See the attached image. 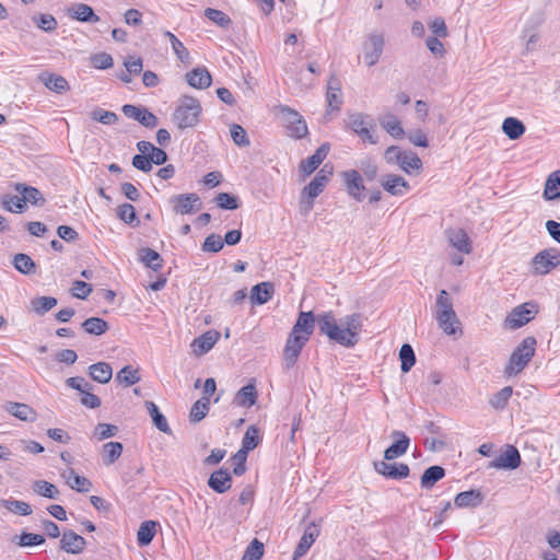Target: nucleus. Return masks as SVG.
<instances>
[{"label":"nucleus","instance_id":"f257e3e1","mask_svg":"<svg viewBox=\"0 0 560 560\" xmlns=\"http://www.w3.org/2000/svg\"><path fill=\"white\" fill-rule=\"evenodd\" d=\"M316 322L322 334L343 347L351 348L359 341L362 329L360 314H350L337 322L331 312H326L317 315Z\"/></svg>","mask_w":560,"mask_h":560},{"label":"nucleus","instance_id":"f03ea898","mask_svg":"<svg viewBox=\"0 0 560 560\" xmlns=\"http://www.w3.org/2000/svg\"><path fill=\"white\" fill-rule=\"evenodd\" d=\"M434 318L444 334L452 336L459 329L460 323L454 311L453 299L446 290H441L434 303Z\"/></svg>","mask_w":560,"mask_h":560},{"label":"nucleus","instance_id":"7ed1b4c3","mask_svg":"<svg viewBox=\"0 0 560 560\" xmlns=\"http://www.w3.org/2000/svg\"><path fill=\"white\" fill-rule=\"evenodd\" d=\"M201 110V105L197 98L184 95L178 101L172 120L178 129L191 128L198 124Z\"/></svg>","mask_w":560,"mask_h":560},{"label":"nucleus","instance_id":"20e7f679","mask_svg":"<svg viewBox=\"0 0 560 560\" xmlns=\"http://www.w3.org/2000/svg\"><path fill=\"white\" fill-rule=\"evenodd\" d=\"M536 345L537 341L532 336H528L522 340V342L510 355L509 363L504 370L506 376H515L527 366L535 354Z\"/></svg>","mask_w":560,"mask_h":560},{"label":"nucleus","instance_id":"39448f33","mask_svg":"<svg viewBox=\"0 0 560 560\" xmlns=\"http://www.w3.org/2000/svg\"><path fill=\"white\" fill-rule=\"evenodd\" d=\"M384 160L387 164L398 165L406 174H419L422 171V161L417 153L401 150L397 145L388 147L384 152Z\"/></svg>","mask_w":560,"mask_h":560},{"label":"nucleus","instance_id":"423d86ee","mask_svg":"<svg viewBox=\"0 0 560 560\" xmlns=\"http://www.w3.org/2000/svg\"><path fill=\"white\" fill-rule=\"evenodd\" d=\"M275 113L287 128L290 137L302 139L308 133L306 121L295 109L287 105H279L275 107Z\"/></svg>","mask_w":560,"mask_h":560},{"label":"nucleus","instance_id":"0eeeda50","mask_svg":"<svg viewBox=\"0 0 560 560\" xmlns=\"http://www.w3.org/2000/svg\"><path fill=\"white\" fill-rule=\"evenodd\" d=\"M560 267V250L556 247L545 248L530 260L529 271L533 276L541 277L549 275Z\"/></svg>","mask_w":560,"mask_h":560},{"label":"nucleus","instance_id":"6e6552de","mask_svg":"<svg viewBox=\"0 0 560 560\" xmlns=\"http://www.w3.org/2000/svg\"><path fill=\"white\" fill-rule=\"evenodd\" d=\"M347 127L358 135L363 142L377 143V138L374 135L375 124L370 115L363 113L349 114Z\"/></svg>","mask_w":560,"mask_h":560},{"label":"nucleus","instance_id":"1a4fd4ad","mask_svg":"<svg viewBox=\"0 0 560 560\" xmlns=\"http://www.w3.org/2000/svg\"><path fill=\"white\" fill-rule=\"evenodd\" d=\"M536 302H525L515 306L504 319V325L510 329H517L528 324L538 314Z\"/></svg>","mask_w":560,"mask_h":560},{"label":"nucleus","instance_id":"9d476101","mask_svg":"<svg viewBox=\"0 0 560 560\" xmlns=\"http://www.w3.org/2000/svg\"><path fill=\"white\" fill-rule=\"evenodd\" d=\"M384 46L385 38L383 33L375 31L366 36L362 45V51L368 67H372L378 62L382 57Z\"/></svg>","mask_w":560,"mask_h":560},{"label":"nucleus","instance_id":"9b49d317","mask_svg":"<svg viewBox=\"0 0 560 560\" xmlns=\"http://www.w3.org/2000/svg\"><path fill=\"white\" fill-rule=\"evenodd\" d=\"M341 177L348 195L355 201H362L365 197L362 175L357 170H349L343 172Z\"/></svg>","mask_w":560,"mask_h":560},{"label":"nucleus","instance_id":"f8f14e48","mask_svg":"<svg viewBox=\"0 0 560 560\" xmlns=\"http://www.w3.org/2000/svg\"><path fill=\"white\" fill-rule=\"evenodd\" d=\"M284 72L287 75V82L298 92H305L315 83V80L311 74L294 65L288 67Z\"/></svg>","mask_w":560,"mask_h":560},{"label":"nucleus","instance_id":"ddd939ff","mask_svg":"<svg viewBox=\"0 0 560 560\" xmlns=\"http://www.w3.org/2000/svg\"><path fill=\"white\" fill-rule=\"evenodd\" d=\"M307 341V336L305 335L301 337L293 334L289 335L283 350V360L287 369H291L295 364L303 347Z\"/></svg>","mask_w":560,"mask_h":560},{"label":"nucleus","instance_id":"4468645a","mask_svg":"<svg viewBox=\"0 0 560 560\" xmlns=\"http://www.w3.org/2000/svg\"><path fill=\"white\" fill-rule=\"evenodd\" d=\"M173 210L179 214H188L201 208V201L197 194H180L171 198Z\"/></svg>","mask_w":560,"mask_h":560},{"label":"nucleus","instance_id":"2eb2a0df","mask_svg":"<svg viewBox=\"0 0 560 560\" xmlns=\"http://www.w3.org/2000/svg\"><path fill=\"white\" fill-rule=\"evenodd\" d=\"M125 116L139 121L147 128H154L159 124L158 117L144 107L126 104L121 108Z\"/></svg>","mask_w":560,"mask_h":560},{"label":"nucleus","instance_id":"dca6fc26","mask_svg":"<svg viewBox=\"0 0 560 560\" xmlns=\"http://www.w3.org/2000/svg\"><path fill=\"white\" fill-rule=\"evenodd\" d=\"M330 175L331 171L327 170V165H325L322 170L317 172V174L311 180V183L302 189V197L315 199L317 196H319L324 188L326 187V185L328 184Z\"/></svg>","mask_w":560,"mask_h":560},{"label":"nucleus","instance_id":"f3484780","mask_svg":"<svg viewBox=\"0 0 560 560\" xmlns=\"http://www.w3.org/2000/svg\"><path fill=\"white\" fill-rule=\"evenodd\" d=\"M390 436L395 440V443L385 450L384 458L386 460H392L406 454L410 444V439L402 431L395 430Z\"/></svg>","mask_w":560,"mask_h":560},{"label":"nucleus","instance_id":"a211bd4d","mask_svg":"<svg viewBox=\"0 0 560 560\" xmlns=\"http://www.w3.org/2000/svg\"><path fill=\"white\" fill-rule=\"evenodd\" d=\"M521 464V455L516 447L510 445L505 452L490 462L489 467L497 469H515Z\"/></svg>","mask_w":560,"mask_h":560},{"label":"nucleus","instance_id":"6ab92c4d","mask_svg":"<svg viewBox=\"0 0 560 560\" xmlns=\"http://www.w3.org/2000/svg\"><path fill=\"white\" fill-rule=\"evenodd\" d=\"M381 185L392 196H402L410 190L409 183L400 175L386 174L381 178Z\"/></svg>","mask_w":560,"mask_h":560},{"label":"nucleus","instance_id":"aec40b11","mask_svg":"<svg viewBox=\"0 0 560 560\" xmlns=\"http://www.w3.org/2000/svg\"><path fill=\"white\" fill-rule=\"evenodd\" d=\"M446 237L451 246L462 254H470L472 245L468 234L463 229H448L446 230Z\"/></svg>","mask_w":560,"mask_h":560},{"label":"nucleus","instance_id":"412c9836","mask_svg":"<svg viewBox=\"0 0 560 560\" xmlns=\"http://www.w3.org/2000/svg\"><path fill=\"white\" fill-rule=\"evenodd\" d=\"M374 469L386 478L390 479H402L408 477L409 467L406 464H389L384 460L375 462Z\"/></svg>","mask_w":560,"mask_h":560},{"label":"nucleus","instance_id":"4be33fe9","mask_svg":"<svg viewBox=\"0 0 560 560\" xmlns=\"http://www.w3.org/2000/svg\"><path fill=\"white\" fill-rule=\"evenodd\" d=\"M329 152V144L323 143L311 156L300 163V172L304 176L311 175L323 163Z\"/></svg>","mask_w":560,"mask_h":560},{"label":"nucleus","instance_id":"5701e85b","mask_svg":"<svg viewBox=\"0 0 560 560\" xmlns=\"http://www.w3.org/2000/svg\"><path fill=\"white\" fill-rule=\"evenodd\" d=\"M3 408L21 421L34 422L37 419V412L31 406L23 402L7 401Z\"/></svg>","mask_w":560,"mask_h":560},{"label":"nucleus","instance_id":"b1692460","mask_svg":"<svg viewBox=\"0 0 560 560\" xmlns=\"http://www.w3.org/2000/svg\"><path fill=\"white\" fill-rule=\"evenodd\" d=\"M85 539L73 530H65L60 540V548L68 553L78 555L85 548Z\"/></svg>","mask_w":560,"mask_h":560},{"label":"nucleus","instance_id":"393cba45","mask_svg":"<svg viewBox=\"0 0 560 560\" xmlns=\"http://www.w3.org/2000/svg\"><path fill=\"white\" fill-rule=\"evenodd\" d=\"M318 535H319L318 526H316L315 524L308 525L305 528L304 534L301 537V539L293 552V556H292L293 560H298L299 558L303 557L308 551L311 546L314 544V541L316 540Z\"/></svg>","mask_w":560,"mask_h":560},{"label":"nucleus","instance_id":"a878e982","mask_svg":"<svg viewBox=\"0 0 560 560\" xmlns=\"http://www.w3.org/2000/svg\"><path fill=\"white\" fill-rule=\"evenodd\" d=\"M220 338L215 330H209L194 339L191 342L192 352L199 357L210 351Z\"/></svg>","mask_w":560,"mask_h":560},{"label":"nucleus","instance_id":"bb28decb","mask_svg":"<svg viewBox=\"0 0 560 560\" xmlns=\"http://www.w3.org/2000/svg\"><path fill=\"white\" fill-rule=\"evenodd\" d=\"M208 486L217 493H224L231 489L232 477L228 469H219L212 472L208 479Z\"/></svg>","mask_w":560,"mask_h":560},{"label":"nucleus","instance_id":"cd10ccee","mask_svg":"<svg viewBox=\"0 0 560 560\" xmlns=\"http://www.w3.org/2000/svg\"><path fill=\"white\" fill-rule=\"evenodd\" d=\"M68 15L80 22L96 23L100 21L93 9L85 3H74L68 9Z\"/></svg>","mask_w":560,"mask_h":560},{"label":"nucleus","instance_id":"c85d7f7f","mask_svg":"<svg viewBox=\"0 0 560 560\" xmlns=\"http://www.w3.org/2000/svg\"><path fill=\"white\" fill-rule=\"evenodd\" d=\"M315 317L312 312H301L296 323L294 324L291 334L298 335L299 337L305 335L307 340L314 329Z\"/></svg>","mask_w":560,"mask_h":560},{"label":"nucleus","instance_id":"c756f323","mask_svg":"<svg viewBox=\"0 0 560 560\" xmlns=\"http://www.w3.org/2000/svg\"><path fill=\"white\" fill-rule=\"evenodd\" d=\"M186 81L195 89H207L210 86L212 78L206 68H196L186 73Z\"/></svg>","mask_w":560,"mask_h":560},{"label":"nucleus","instance_id":"7c9ffc66","mask_svg":"<svg viewBox=\"0 0 560 560\" xmlns=\"http://www.w3.org/2000/svg\"><path fill=\"white\" fill-rule=\"evenodd\" d=\"M39 80L48 90L52 92L62 94L69 90L68 81L61 75L43 72L42 74H39Z\"/></svg>","mask_w":560,"mask_h":560},{"label":"nucleus","instance_id":"2f4dec72","mask_svg":"<svg viewBox=\"0 0 560 560\" xmlns=\"http://www.w3.org/2000/svg\"><path fill=\"white\" fill-rule=\"evenodd\" d=\"M483 501V494L479 490H469L459 492L454 500V504L459 508H477Z\"/></svg>","mask_w":560,"mask_h":560},{"label":"nucleus","instance_id":"473e14b6","mask_svg":"<svg viewBox=\"0 0 560 560\" xmlns=\"http://www.w3.org/2000/svg\"><path fill=\"white\" fill-rule=\"evenodd\" d=\"M275 287L271 282H261L252 288L250 300L254 304H265L271 300Z\"/></svg>","mask_w":560,"mask_h":560},{"label":"nucleus","instance_id":"72a5a7b5","mask_svg":"<svg viewBox=\"0 0 560 560\" xmlns=\"http://www.w3.org/2000/svg\"><path fill=\"white\" fill-rule=\"evenodd\" d=\"M62 477L66 479L67 485L78 492H89L92 483L91 481L82 476H79L73 468L67 469Z\"/></svg>","mask_w":560,"mask_h":560},{"label":"nucleus","instance_id":"f704fd0d","mask_svg":"<svg viewBox=\"0 0 560 560\" xmlns=\"http://www.w3.org/2000/svg\"><path fill=\"white\" fill-rule=\"evenodd\" d=\"M380 125L395 139H401L405 136L404 128L401 127L399 119L394 114H385L381 116Z\"/></svg>","mask_w":560,"mask_h":560},{"label":"nucleus","instance_id":"c9c22d12","mask_svg":"<svg viewBox=\"0 0 560 560\" xmlns=\"http://www.w3.org/2000/svg\"><path fill=\"white\" fill-rule=\"evenodd\" d=\"M525 130V125L515 117H508L502 122V131L510 140L520 139Z\"/></svg>","mask_w":560,"mask_h":560},{"label":"nucleus","instance_id":"e433bc0d","mask_svg":"<svg viewBox=\"0 0 560 560\" xmlns=\"http://www.w3.org/2000/svg\"><path fill=\"white\" fill-rule=\"evenodd\" d=\"M89 374L93 381L101 384H106L112 380L113 369L106 362H97L90 365Z\"/></svg>","mask_w":560,"mask_h":560},{"label":"nucleus","instance_id":"4c0bfd02","mask_svg":"<svg viewBox=\"0 0 560 560\" xmlns=\"http://www.w3.org/2000/svg\"><path fill=\"white\" fill-rule=\"evenodd\" d=\"M542 195L546 200L560 198V168L548 175Z\"/></svg>","mask_w":560,"mask_h":560},{"label":"nucleus","instance_id":"58836bf2","mask_svg":"<svg viewBox=\"0 0 560 560\" xmlns=\"http://www.w3.org/2000/svg\"><path fill=\"white\" fill-rule=\"evenodd\" d=\"M445 476V469L441 466H430L421 476L420 483L424 489H431L439 480Z\"/></svg>","mask_w":560,"mask_h":560},{"label":"nucleus","instance_id":"ea45409f","mask_svg":"<svg viewBox=\"0 0 560 560\" xmlns=\"http://www.w3.org/2000/svg\"><path fill=\"white\" fill-rule=\"evenodd\" d=\"M122 444L120 442H107L102 447V460L106 466L113 465L122 453Z\"/></svg>","mask_w":560,"mask_h":560},{"label":"nucleus","instance_id":"a19ab883","mask_svg":"<svg viewBox=\"0 0 560 560\" xmlns=\"http://www.w3.org/2000/svg\"><path fill=\"white\" fill-rule=\"evenodd\" d=\"M257 392L255 385L248 384L242 387L235 395L234 401L240 407H250L255 405Z\"/></svg>","mask_w":560,"mask_h":560},{"label":"nucleus","instance_id":"79ce46f5","mask_svg":"<svg viewBox=\"0 0 560 560\" xmlns=\"http://www.w3.org/2000/svg\"><path fill=\"white\" fill-rule=\"evenodd\" d=\"M14 189L22 196V199H24V205L26 202H31L32 205H38L39 200L44 202V198L40 191L35 187L18 183L14 185Z\"/></svg>","mask_w":560,"mask_h":560},{"label":"nucleus","instance_id":"37998d69","mask_svg":"<svg viewBox=\"0 0 560 560\" xmlns=\"http://www.w3.org/2000/svg\"><path fill=\"white\" fill-rule=\"evenodd\" d=\"M147 410L152 418L154 425L163 433H170L171 428L166 418L160 412L159 407L153 401L145 402Z\"/></svg>","mask_w":560,"mask_h":560},{"label":"nucleus","instance_id":"c03bdc74","mask_svg":"<svg viewBox=\"0 0 560 560\" xmlns=\"http://www.w3.org/2000/svg\"><path fill=\"white\" fill-rule=\"evenodd\" d=\"M155 527L156 522L154 521H145L141 523L137 533V540L140 546H147L153 540L156 532Z\"/></svg>","mask_w":560,"mask_h":560},{"label":"nucleus","instance_id":"a18cd8bd","mask_svg":"<svg viewBox=\"0 0 560 560\" xmlns=\"http://www.w3.org/2000/svg\"><path fill=\"white\" fill-rule=\"evenodd\" d=\"M12 264L14 268L23 275H32L36 271L34 260L26 254H16L13 257Z\"/></svg>","mask_w":560,"mask_h":560},{"label":"nucleus","instance_id":"49530a36","mask_svg":"<svg viewBox=\"0 0 560 560\" xmlns=\"http://www.w3.org/2000/svg\"><path fill=\"white\" fill-rule=\"evenodd\" d=\"M57 305V299L52 296H38L31 301V308L37 315H44Z\"/></svg>","mask_w":560,"mask_h":560},{"label":"nucleus","instance_id":"de8ad7c7","mask_svg":"<svg viewBox=\"0 0 560 560\" xmlns=\"http://www.w3.org/2000/svg\"><path fill=\"white\" fill-rule=\"evenodd\" d=\"M140 374L138 369H133L131 365L124 366L117 374L116 381L125 386H131L140 381Z\"/></svg>","mask_w":560,"mask_h":560},{"label":"nucleus","instance_id":"09e8293b","mask_svg":"<svg viewBox=\"0 0 560 560\" xmlns=\"http://www.w3.org/2000/svg\"><path fill=\"white\" fill-rule=\"evenodd\" d=\"M209 408H210V399L208 397L203 396L202 398H200L192 405V407L190 409V413H189L190 421L191 422L201 421L207 416Z\"/></svg>","mask_w":560,"mask_h":560},{"label":"nucleus","instance_id":"8fccbe9b","mask_svg":"<svg viewBox=\"0 0 560 560\" xmlns=\"http://www.w3.org/2000/svg\"><path fill=\"white\" fill-rule=\"evenodd\" d=\"M0 505L18 515L26 516L32 513L31 505L24 501L0 499Z\"/></svg>","mask_w":560,"mask_h":560},{"label":"nucleus","instance_id":"3c124183","mask_svg":"<svg viewBox=\"0 0 560 560\" xmlns=\"http://www.w3.org/2000/svg\"><path fill=\"white\" fill-rule=\"evenodd\" d=\"M82 328L88 334L100 336L108 329V324L100 317H90L82 323Z\"/></svg>","mask_w":560,"mask_h":560},{"label":"nucleus","instance_id":"603ef678","mask_svg":"<svg viewBox=\"0 0 560 560\" xmlns=\"http://www.w3.org/2000/svg\"><path fill=\"white\" fill-rule=\"evenodd\" d=\"M141 261L149 268L158 271L162 268V258L160 254L151 248H142L140 250Z\"/></svg>","mask_w":560,"mask_h":560},{"label":"nucleus","instance_id":"864d4df0","mask_svg":"<svg viewBox=\"0 0 560 560\" xmlns=\"http://www.w3.org/2000/svg\"><path fill=\"white\" fill-rule=\"evenodd\" d=\"M164 36L170 39L171 46L173 48L174 54L182 62H188L190 59L189 51L184 46V44L171 32H164Z\"/></svg>","mask_w":560,"mask_h":560},{"label":"nucleus","instance_id":"5fc2aeb1","mask_svg":"<svg viewBox=\"0 0 560 560\" xmlns=\"http://www.w3.org/2000/svg\"><path fill=\"white\" fill-rule=\"evenodd\" d=\"M12 541L20 547H33L43 545L45 542V538L39 534L22 533L20 536L15 535L12 538Z\"/></svg>","mask_w":560,"mask_h":560},{"label":"nucleus","instance_id":"6e6d98bb","mask_svg":"<svg viewBox=\"0 0 560 560\" xmlns=\"http://www.w3.org/2000/svg\"><path fill=\"white\" fill-rule=\"evenodd\" d=\"M117 215L121 221L129 225L137 226L140 223L136 214V209L130 203L120 205L117 209Z\"/></svg>","mask_w":560,"mask_h":560},{"label":"nucleus","instance_id":"4d7b16f0","mask_svg":"<svg viewBox=\"0 0 560 560\" xmlns=\"http://www.w3.org/2000/svg\"><path fill=\"white\" fill-rule=\"evenodd\" d=\"M399 359L401 361V371L407 373L416 363V355L410 345L404 343L399 350Z\"/></svg>","mask_w":560,"mask_h":560},{"label":"nucleus","instance_id":"13d9d810","mask_svg":"<svg viewBox=\"0 0 560 560\" xmlns=\"http://www.w3.org/2000/svg\"><path fill=\"white\" fill-rule=\"evenodd\" d=\"M512 394L513 388L511 386H505L498 393L492 395L489 402L494 409L502 410L508 405V401L511 398Z\"/></svg>","mask_w":560,"mask_h":560},{"label":"nucleus","instance_id":"bf43d9fd","mask_svg":"<svg viewBox=\"0 0 560 560\" xmlns=\"http://www.w3.org/2000/svg\"><path fill=\"white\" fill-rule=\"evenodd\" d=\"M34 491L48 499H57L59 495V490L57 487L45 480H37L34 483Z\"/></svg>","mask_w":560,"mask_h":560},{"label":"nucleus","instance_id":"052dcab7","mask_svg":"<svg viewBox=\"0 0 560 560\" xmlns=\"http://www.w3.org/2000/svg\"><path fill=\"white\" fill-rule=\"evenodd\" d=\"M258 443L259 430L255 425L248 427L242 440V448L249 452L253 451Z\"/></svg>","mask_w":560,"mask_h":560},{"label":"nucleus","instance_id":"680f3d73","mask_svg":"<svg viewBox=\"0 0 560 560\" xmlns=\"http://www.w3.org/2000/svg\"><path fill=\"white\" fill-rule=\"evenodd\" d=\"M93 120L103 125H113L118 120V116L114 112L105 110L103 108H95L90 113Z\"/></svg>","mask_w":560,"mask_h":560},{"label":"nucleus","instance_id":"e2e57ef3","mask_svg":"<svg viewBox=\"0 0 560 560\" xmlns=\"http://www.w3.org/2000/svg\"><path fill=\"white\" fill-rule=\"evenodd\" d=\"M205 16L220 27H228L232 23L231 19L223 11L217 9H206Z\"/></svg>","mask_w":560,"mask_h":560},{"label":"nucleus","instance_id":"0e129e2a","mask_svg":"<svg viewBox=\"0 0 560 560\" xmlns=\"http://www.w3.org/2000/svg\"><path fill=\"white\" fill-rule=\"evenodd\" d=\"M264 555V544L257 538L247 546L241 560H260Z\"/></svg>","mask_w":560,"mask_h":560},{"label":"nucleus","instance_id":"69168bd1","mask_svg":"<svg viewBox=\"0 0 560 560\" xmlns=\"http://www.w3.org/2000/svg\"><path fill=\"white\" fill-rule=\"evenodd\" d=\"M218 207L224 210H235L240 207L238 198L228 192H220L215 197Z\"/></svg>","mask_w":560,"mask_h":560},{"label":"nucleus","instance_id":"338daca9","mask_svg":"<svg viewBox=\"0 0 560 560\" xmlns=\"http://www.w3.org/2000/svg\"><path fill=\"white\" fill-rule=\"evenodd\" d=\"M2 207L11 212L19 213L24 209V199L22 196L5 195L2 198Z\"/></svg>","mask_w":560,"mask_h":560},{"label":"nucleus","instance_id":"774afa93","mask_svg":"<svg viewBox=\"0 0 560 560\" xmlns=\"http://www.w3.org/2000/svg\"><path fill=\"white\" fill-rule=\"evenodd\" d=\"M118 433V427L109 423H98L94 430V436L103 441L115 436Z\"/></svg>","mask_w":560,"mask_h":560}]
</instances>
